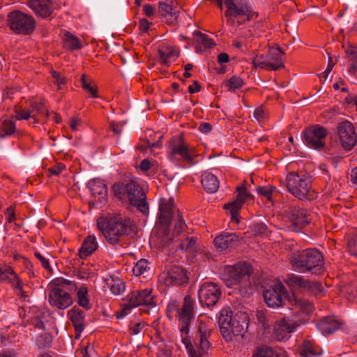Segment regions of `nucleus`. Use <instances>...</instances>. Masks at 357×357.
I'll use <instances>...</instances> for the list:
<instances>
[{
    "instance_id": "20",
    "label": "nucleus",
    "mask_w": 357,
    "mask_h": 357,
    "mask_svg": "<svg viewBox=\"0 0 357 357\" xmlns=\"http://www.w3.org/2000/svg\"><path fill=\"white\" fill-rule=\"evenodd\" d=\"M89 188L93 199L89 201L93 206L102 204L107 201V185L100 179H93L88 183Z\"/></svg>"
},
{
    "instance_id": "4",
    "label": "nucleus",
    "mask_w": 357,
    "mask_h": 357,
    "mask_svg": "<svg viewBox=\"0 0 357 357\" xmlns=\"http://www.w3.org/2000/svg\"><path fill=\"white\" fill-rule=\"evenodd\" d=\"M49 286V303L58 309L64 310L73 304L70 290H75L77 284L61 278L52 280Z\"/></svg>"
},
{
    "instance_id": "7",
    "label": "nucleus",
    "mask_w": 357,
    "mask_h": 357,
    "mask_svg": "<svg viewBox=\"0 0 357 357\" xmlns=\"http://www.w3.org/2000/svg\"><path fill=\"white\" fill-rule=\"evenodd\" d=\"M286 187L288 191L300 200L315 199L316 194L312 190L311 180L305 175L289 173L286 178Z\"/></svg>"
},
{
    "instance_id": "34",
    "label": "nucleus",
    "mask_w": 357,
    "mask_h": 357,
    "mask_svg": "<svg viewBox=\"0 0 357 357\" xmlns=\"http://www.w3.org/2000/svg\"><path fill=\"white\" fill-rule=\"evenodd\" d=\"M288 301L305 314L312 312L314 308L312 303L301 298H297L294 294L288 297Z\"/></svg>"
},
{
    "instance_id": "62",
    "label": "nucleus",
    "mask_w": 357,
    "mask_h": 357,
    "mask_svg": "<svg viewBox=\"0 0 357 357\" xmlns=\"http://www.w3.org/2000/svg\"><path fill=\"white\" fill-rule=\"evenodd\" d=\"M193 84H194L195 87H193V86H192V85H190L188 86V91L190 93H194L195 92H199L201 90V85L197 81H194Z\"/></svg>"
},
{
    "instance_id": "3",
    "label": "nucleus",
    "mask_w": 357,
    "mask_h": 357,
    "mask_svg": "<svg viewBox=\"0 0 357 357\" xmlns=\"http://www.w3.org/2000/svg\"><path fill=\"white\" fill-rule=\"evenodd\" d=\"M114 195L119 199H128L130 203L136 206L143 213L149 211L145 192L142 187L135 181L130 180L128 183H117L112 186Z\"/></svg>"
},
{
    "instance_id": "60",
    "label": "nucleus",
    "mask_w": 357,
    "mask_h": 357,
    "mask_svg": "<svg viewBox=\"0 0 357 357\" xmlns=\"http://www.w3.org/2000/svg\"><path fill=\"white\" fill-rule=\"evenodd\" d=\"M151 24H152V23L149 22L148 20L142 18L139 20V29L142 32H146Z\"/></svg>"
},
{
    "instance_id": "31",
    "label": "nucleus",
    "mask_w": 357,
    "mask_h": 357,
    "mask_svg": "<svg viewBox=\"0 0 357 357\" xmlns=\"http://www.w3.org/2000/svg\"><path fill=\"white\" fill-rule=\"evenodd\" d=\"M202 185L207 192L214 193L218 190L220 182L214 174L204 172L202 174Z\"/></svg>"
},
{
    "instance_id": "22",
    "label": "nucleus",
    "mask_w": 357,
    "mask_h": 357,
    "mask_svg": "<svg viewBox=\"0 0 357 357\" xmlns=\"http://www.w3.org/2000/svg\"><path fill=\"white\" fill-rule=\"evenodd\" d=\"M171 146V152L169 156L174 158L176 155H179L182 160L188 162H192L194 160V153L192 149H189L188 146L183 142L181 137H175L172 138Z\"/></svg>"
},
{
    "instance_id": "8",
    "label": "nucleus",
    "mask_w": 357,
    "mask_h": 357,
    "mask_svg": "<svg viewBox=\"0 0 357 357\" xmlns=\"http://www.w3.org/2000/svg\"><path fill=\"white\" fill-rule=\"evenodd\" d=\"M35 20L32 16L20 10L8 15V25L17 34H29L34 30Z\"/></svg>"
},
{
    "instance_id": "43",
    "label": "nucleus",
    "mask_w": 357,
    "mask_h": 357,
    "mask_svg": "<svg viewBox=\"0 0 357 357\" xmlns=\"http://www.w3.org/2000/svg\"><path fill=\"white\" fill-rule=\"evenodd\" d=\"M180 250L185 252L193 253L196 250V238L194 237H186L179 244Z\"/></svg>"
},
{
    "instance_id": "57",
    "label": "nucleus",
    "mask_w": 357,
    "mask_h": 357,
    "mask_svg": "<svg viewBox=\"0 0 357 357\" xmlns=\"http://www.w3.org/2000/svg\"><path fill=\"white\" fill-rule=\"evenodd\" d=\"M65 165H63L61 163H58L56 165L50 167L48 171L50 174L49 176H51L52 175L58 176L61 172L64 169Z\"/></svg>"
},
{
    "instance_id": "52",
    "label": "nucleus",
    "mask_w": 357,
    "mask_h": 357,
    "mask_svg": "<svg viewBox=\"0 0 357 357\" xmlns=\"http://www.w3.org/2000/svg\"><path fill=\"white\" fill-rule=\"evenodd\" d=\"M186 227L185 221L179 211L177 213L176 220L174 225V232L177 235L183 231Z\"/></svg>"
},
{
    "instance_id": "21",
    "label": "nucleus",
    "mask_w": 357,
    "mask_h": 357,
    "mask_svg": "<svg viewBox=\"0 0 357 357\" xmlns=\"http://www.w3.org/2000/svg\"><path fill=\"white\" fill-rule=\"evenodd\" d=\"M238 195L235 200L231 202L227 203L225 205V209L229 210L232 219H236L238 215V211L241 208L244 202L248 199H252L253 196L248 192L247 188L245 185V182L241 186L236 187Z\"/></svg>"
},
{
    "instance_id": "35",
    "label": "nucleus",
    "mask_w": 357,
    "mask_h": 357,
    "mask_svg": "<svg viewBox=\"0 0 357 357\" xmlns=\"http://www.w3.org/2000/svg\"><path fill=\"white\" fill-rule=\"evenodd\" d=\"M43 105L37 103L31 106V109L16 111L15 118L17 120H27L29 118L36 119V116L41 113Z\"/></svg>"
},
{
    "instance_id": "48",
    "label": "nucleus",
    "mask_w": 357,
    "mask_h": 357,
    "mask_svg": "<svg viewBox=\"0 0 357 357\" xmlns=\"http://www.w3.org/2000/svg\"><path fill=\"white\" fill-rule=\"evenodd\" d=\"M148 268V261L144 259H141L136 263L133 267L132 271L135 275L139 276L144 274L147 271Z\"/></svg>"
},
{
    "instance_id": "23",
    "label": "nucleus",
    "mask_w": 357,
    "mask_h": 357,
    "mask_svg": "<svg viewBox=\"0 0 357 357\" xmlns=\"http://www.w3.org/2000/svg\"><path fill=\"white\" fill-rule=\"evenodd\" d=\"M243 240L234 233H223L217 236L213 241L215 247L219 251L227 249H234L238 247Z\"/></svg>"
},
{
    "instance_id": "24",
    "label": "nucleus",
    "mask_w": 357,
    "mask_h": 357,
    "mask_svg": "<svg viewBox=\"0 0 357 357\" xmlns=\"http://www.w3.org/2000/svg\"><path fill=\"white\" fill-rule=\"evenodd\" d=\"M300 325L298 321H294L282 317L275 322L274 326V334L275 337L280 340H282L287 333H292L295 329Z\"/></svg>"
},
{
    "instance_id": "47",
    "label": "nucleus",
    "mask_w": 357,
    "mask_h": 357,
    "mask_svg": "<svg viewBox=\"0 0 357 357\" xmlns=\"http://www.w3.org/2000/svg\"><path fill=\"white\" fill-rule=\"evenodd\" d=\"M276 190L273 185L258 186L256 188L257 193L266 197L268 201H272V194Z\"/></svg>"
},
{
    "instance_id": "38",
    "label": "nucleus",
    "mask_w": 357,
    "mask_h": 357,
    "mask_svg": "<svg viewBox=\"0 0 357 357\" xmlns=\"http://www.w3.org/2000/svg\"><path fill=\"white\" fill-rule=\"evenodd\" d=\"M27 6L36 16L45 17V0H29Z\"/></svg>"
},
{
    "instance_id": "40",
    "label": "nucleus",
    "mask_w": 357,
    "mask_h": 357,
    "mask_svg": "<svg viewBox=\"0 0 357 357\" xmlns=\"http://www.w3.org/2000/svg\"><path fill=\"white\" fill-rule=\"evenodd\" d=\"M159 56L161 60V63L163 65H168V59L176 56H178V53L169 47H164L158 50Z\"/></svg>"
},
{
    "instance_id": "26",
    "label": "nucleus",
    "mask_w": 357,
    "mask_h": 357,
    "mask_svg": "<svg viewBox=\"0 0 357 357\" xmlns=\"http://www.w3.org/2000/svg\"><path fill=\"white\" fill-rule=\"evenodd\" d=\"M174 8V4L172 0L158 3V13L170 25H175L177 22L178 15Z\"/></svg>"
},
{
    "instance_id": "2",
    "label": "nucleus",
    "mask_w": 357,
    "mask_h": 357,
    "mask_svg": "<svg viewBox=\"0 0 357 357\" xmlns=\"http://www.w3.org/2000/svg\"><path fill=\"white\" fill-rule=\"evenodd\" d=\"M292 268L301 273L319 274L324 268L322 253L316 248L297 251L291 258Z\"/></svg>"
},
{
    "instance_id": "39",
    "label": "nucleus",
    "mask_w": 357,
    "mask_h": 357,
    "mask_svg": "<svg viewBox=\"0 0 357 357\" xmlns=\"http://www.w3.org/2000/svg\"><path fill=\"white\" fill-rule=\"evenodd\" d=\"M15 130L16 127L13 121L6 119L0 121V137L10 135L15 132Z\"/></svg>"
},
{
    "instance_id": "63",
    "label": "nucleus",
    "mask_w": 357,
    "mask_h": 357,
    "mask_svg": "<svg viewBox=\"0 0 357 357\" xmlns=\"http://www.w3.org/2000/svg\"><path fill=\"white\" fill-rule=\"evenodd\" d=\"M143 324L142 323H137L132 327L130 328V330L133 335L138 334L142 329Z\"/></svg>"
},
{
    "instance_id": "41",
    "label": "nucleus",
    "mask_w": 357,
    "mask_h": 357,
    "mask_svg": "<svg viewBox=\"0 0 357 357\" xmlns=\"http://www.w3.org/2000/svg\"><path fill=\"white\" fill-rule=\"evenodd\" d=\"M77 302L79 305L86 310L91 308V304L88 298V289L86 287H81L79 288L77 293Z\"/></svg>"
},
{
    "instance_id": "10",
    "label": "nucleus",
    "mask_w": 357,
    "mask_h": 357,
    "mask_svg": "<svg viewBox=\"0 0 357 357\" xmlns=\"http://www.w3.org/2000/svg\"><path fill=\"white\" fill-rule=\"evenodd\" d=\"M284 52L280 47H271L265 58L263 56H257L252 61L255 68H266L271 70H277L281 68H284L282 55Z\"/></svg>"
},
{
    "instance_id": "53",
    "label": "nucleus",
    "mask_w": 357,
    "mask_h": 357,
    "mask_svg": "<svg viewBox=\"0 0 357 357\" xmlns=\"http://www.w3.org/2000/svg\"><path fill=\"white\" fill-rule=\"evenodd\" d=\"M256 317L257 322L261 324L264 329H267L270 327L269 321L264 311L258 310L256 313Z\"/></svg>"
},
{
    "instance_id": "42",
    "label": "nucleus",
    "mask_w": 357,
    "mask_h": 357,
    "mask_svg": "<svg viewBox=\"0 0 357 357\" xmlns=\"http://www.w3.org/2000/svg\"><path fill=\"white\" fill-rule=\"evenodd\" d=\"M250 229L252 234L255 236L264 237L268 236L269 233L267 226L263 222L252 224Z\"/></svg>"
},
{
    "instance_id": "56",
    "label": "nucleus",
    "mask_w": 357,
    "mask_h": 357,
    "mask_svg": "<svg viewBox=\"0 0 357 357\" xmlns=\"http://www.w3.org/2000/svg\"><path fill=\"white\" fill-rule=\"evenodd\" d=\"M59 0H46V18L50 16L54 8H59Z\"/></svg>"
},
{
    "instance_id": "58",
    "label": "nucleus",
    "mask_w": 357,
    "mask_h": 357,
    "mask_svg": "<svg viewBox=\"0 0 357 357\" xmlns=\"http://www.w3.org/2000/svg\"><path fill=\"white\" fill-rule=\"evenodd\" d=\"M143 14L148 17H151L154 15L155 8L151 4H145L143 6Z\"/></svg>"
},
{
    "instance_id": "30",
    "label": "nucleus",
    "mask_w": 357,
    "mask_h": 357,
    "mask_svg": "<svg viewBox=\"0 0 357 357\" xmlns=\"http://www.w3.org/2000/svg\"><path fill=\"white\" fill-rule=\"evenodd\" d=\"M68 314L75 328L76 336H77L84 328V312L79 308L74 307L69 311Z\"/></svg>"
},
{
    "instance_id": "13",
    "label": "nucleus",
    "mask_w": 357,
    "mask_h": 357,
    "mask_svg": "<svg viewBox=\"0 0 357 357\" xmlns=\"http://www.w3.org/2000/svg\"><path fill=\"white\" fill-rule=\"evenodd\" d=\"M284 213L291 222L289 227L292 231H299L310 223L309 215L307 211L298 206H287Z\"/></svg>"
},
{
    "instance_id": "46",
    "label": "nucleus",
    "mask_w": 357,
    "mask_h": 357,
    "mask_svg": "<svg viewBox=\"0 0 357 357\" xmlns=\"http://www.w3.org/2000/svg\"><path fill=\"white\" fill-rule=\"evenodd\" d=\"M108 284L110 286L111 291L114 295H119L125 290V284L119 278L113 279L111 283Z\"/></svg>"
},
{
    "instance_id": "37",
    "label": "nucleus",
    "mask_w": 357,
    "mask_h": 357,
    "mask_svg": "<svg viewBox=\"0 0 357 357\" xmlns=\"http://www.w3.org/2000/svg\"><path fill=\"white\" fill-rule=\"evenodd\" d=\"M64 36V43L66 48L69 49L70 50H79L82 48V46L81 44V40L78 37L69 31H66Z\"/></svg>"
},
{
    "instance_id": "54",
    "label": "nucleus",
    "mask_w": 357,
    "mask_h": 357,
    "mask_svg": "<svg viewBox=\"0 0 357 357\" xmlns=\"http://www.w3.org/2000/svg\"><path fill=\"white\" fill-rule=\"evenodd\" d=\"M243 84V81L241 78L238 77H232L228 81L227 86L230 89H236L241 87Z\"/></svg>"
},
{
    "instance_id": "1",
    "label": "nucleus",
    "mask_w": 357,
    "mask_h": 357,
    "mask_svg": "<svg viewBox=\"0 0 357 357\" xmlns=\"http://www.w3.org/2000/svg\"><path fill=\"white\" fill-rule=\"evenodd\" d=\"M98 228L102 231L108 243L116 245L134 231L135 225L130 218L120 214L114 215L98 221Z\"/></svg>"
},
{
    "instance_id": "17",
    "label": "nucleus",
    "mask_w": 357,
    "mask_h": 357,
    "mask_svg": "<svg viewBox=\"0 0 357 357\" xmlns=\"http://www.w3.org/2000/svg\"><path fill=\"white\" fill-rule=\"evenodd\" d=\"M337 133L342 147L346 151H350L356 144L357 138L353 124L347 121L339 123Z\"/></svg>"
},
{
    "instance_id": "55",
    "label": "nucleus",
    "mask_w": 357,
    "mask_h": 357,
    "mask_svg": "<svg viewBox=\"0 0 357 357\" xmlns=\"http://www.w3.org/2000/svg\"><path fill=\"white\" fill-rule=\"evenodd\" d=\"M347 246L350 253L357 257V234L349 240Z\"/></svg>"
},
{
    "instance_id": "36",
    "label": "nucleus",
    "mask_w": 357,
    "mask_h": 357,
    "mask_svg": "<svg viewBox=\"0 0 357 357\" xmlns=\"http://www.w3.org/2000/svg\"><path fill=\"white\" fill-rule=\"evenodd\" d=\"M0 281H8L14 287L20 286V280L10 267H0Z\"/></svg>"
},
{
    "instance_id": "49",
    "label": "nucleus",
    "mask_w": 357,
    "mask_h": 357,
    "mask_svg": "<svg viewBox=\"0 0 357 357\" xmlns=\"http://www.w3.org/2000/svg\"><path fill=\"white\" fill-rule=\"evenodd\" d=\"M50 73L51 75V78L52 79V82L56 84L58 86L57 89H61V85L65 84L66 83V79L65 77L61 75V74L54 69H50Z\"/></svg>"
},
{
    "instance_id": "61",
    "label": "nucleus",
    "mask_w": 357,
    "mask_h": 357,
    "mask_svg": "<svg viewBox=\"0 0 357 357\" xmlns=\"http://www.w3.org/2000/svg\"><path fill=\"white\" fill-rule=\"evenodd\" d=\"M212 129V126L208 123H202L199 127V130L203 133H207Z\"/></svg>"
},
{
    "instance_id": "64",
    "label": "nucleus",
    "mask_w": 357,
    "mask_h": 357,
    "mask_svg": "<svg viewBox=\"0 0 357 357\" xmlns=\"http://www.w3.org/2000/svg\"><path fill=\"white\" fill-rule=\"evenodd\" d=\"M151 162L149 160L144 159L141 162L139 168L142 171L146 172L151 168Z\"/></svg>"
},
{
    "instance_id": "9",
    "label": "nucleus",
    "mask_w": 357,
    "mask_h": 357,
    "mask_svg": "<svg viewBox=\"0 0 357 357\" xmlns=\"http://www.w3.org/2000/svg\"><path fill=\"white\" fill-rule=\"evenodd\" d=\"M209 331L205 326H199L196 338L194 341L195 349L188 337H182V342L184 344L190 357H201L203 353H206L210 348L211 344L208 340Z\"/></svg>"
},
{
    "instance_id": "59",
    "label": "nucleus",
    "mask_w": 357,
    "mask_h": 357,
    "mask_svg": "<svg viewBox=\"0 0 357 357\" xmlns=\"http://www.w3.org/2000/svg\"><path fill=\"white\" fill-rule=\"evenodd\" d=\"M349 61L354 60L357 56V47L349 46L346 50Z\"/></svg>"
},
{
    "instance_id": "44",
    "label": "nucleus",
    "mask_w": 357,
    "mask_h": 357,
    "mask_svg": "<svg viewBox=\"0 0 357 357\" xmlns=\"http://www.w3.org/2000/svg\"><path fill=\"white\" fill-rule=\"evenodd\" d=\"M194 34L196 36L197 43L203 45L206 48H211L215 46L213 39L208 38L206 34L202 33L199 31H195Z\"/></svg>"
},
{
    "instance_id": "29",
    "label": "nucleus",
    "mask_w": 357,
    "mask_h": 357,
    "mask_svg": "<svg viewBox=\"0 0 357 357\" xmlns=\"http://www.w3.org/2000/svg\"><path fill=\"white\" fill-rule=\"evenodd\" d=\"M194 301L190 296H185L181 309H177L178 320L181 323L190 324L194 311Z\"/></svg>"
},
{
    "instance_id": "25",
    "label": "nucleus",
    "mask_w": 357,
    "mask_h": 357,
    "mask_svg": "<svg viewBox=\"0 0 357 357\" xmlns=\"http://www.w3.org/2000/svg\"><path fill=\"white\" fill-rule=\"evenodd\" d=\"M248 318L245 314H236L234 317L228 328V332L231 338L233 336H243L248 327Z\"/></svg>"
},
{
    "instance_id": "33",
    "label": "nucleus",
    "mask_w": 357,
    "mask_h": 357,
    "mask_svg": "<svg viewBox=\"0 0 357 357\" xmlns=\"http://www.w3.org/2000/svg\"><path fill=\"white\" fill-rule=\"evenodd\" d=\"M322 349L309 340H305L301 347L300 354L303 357H314L321 355Z\"/></svg>"
},
{
    "instance_id": "19",
    "label": "nucleus",
    "mask_w": 357,
    "mask_h": 357,
    "mask_svg": "<svg viewBox=\"0 0 357 357\" xmlns=\"http://www.w3.org/2000/svg\"><path fill=\"white\" fill-rule=\"evenodd\" d=\"M287 282L289 286H298L314 296L321 294L324 289L320 282L310 281L294 274L287 275Z\"/></svg>"
},
{
    "instance_id": "45",
    "label": "nucleus",
    "mask_w": 357,
    "mask_h": 357,
    "mask_svg": "<svg viewBox=\"0 0 357 357\" xmlns=\"http://www.w3.org/2000/svg\"><path fill=\"white\" fill-rule=\"evenodd\" d=\"M273 349L266 345H261L254 351L252 357H274Z\"/></svg>"
},
{
    "instance_id": "32",
    "label": "nucleus",
    "mask_w": 357,
    "mask_h": 357,
    "mask_svg": "<svg viewBox=\"0 0 357 357\" xmlns=\"http://www.w3.org/2000/svg\"><path fill=\"white\" fill-rule=\"evenodd\" d=\"M98 248V243L95 236L89 235L84 241L79 251L80 258L84 259L91 255Z\"/></svg>"
},
{
    "instance_id": "15",
    "label": "nucleus",
    "mask_w": 357,
    "mask_h": 357,
    "mask_svg": "<svg viewBox=\"0 0 357 357\" xmlns=\"http://www.w3.org/2000/svg\"><path fill=\"white\" fill-rule=\"evenodd\" d=\"M265 303L269 307H275L282 305L283 299L286 298L285 287L282 282H273L263 292Z\"/></svg>"
},
{
    "instance_id": "6",
    "label": "nucleus",
    "mask_w": 357,
    "mask_h": 357,
    "mask_svg": "<svg viewBox=\"0 0 357 357\" xmlns=\"http://www.w3.org/2000/svg\"><path fill=\"white\" fill-rule=\"evenodd\" d=\"M252 266L248 263H239L228 269L227 280L232 284L238 285V291L244 297H249L253 294L254 289L250 282Z\"/></svg>"
},
{
    "instance_id": "28",
    "label": "nucleus",
    "mask_w": 357,
    "mask_h": 357,
    "mask_svg": "<svg viewBox=\"0 0 357 357\" xmlns=\"http://www.w3.org/2000/svg\"><path fill=\"white\" fill-rule=\"evenodd\" d=\"M343 323L334 317H325L321 319L317 324V328L322 334H331L340 329Z\"/></svg>"
},
{
    "instance_id": "18",
    "label": "nucleus",
    "mask_w": 357,
    "mask_h": 357,
    "mask_svg": "<svg viewBox=\"0 0 357 357\" xmlns=\"http://www.w3.org/2000/svg\"><path fill=\"white\" fill-rule=\"evenodd\" d=\"M162 278L167 286H179L188 283V271L177 266H172L167 272H164Z\"/></svg>"
},
{
    "instance_id": "12",
    "label": "nucleus",
    "mask_w": 357,
    "mask_h": 357,
    "mask_svg": "<svg viewBox=\"0 0 357 357\" xmlns=\"http://www.w3.org/2000/svg\"><path fill=\"white\" fill-rule=\"evenodd\" d=\"M225 5L227 8L225 13V16L238 18V23H245L257 16L255 13L250 10L247 5L237 2L236 0H225Z\"/></svg>"
},
{
    "instance_id": "14",
    "label": "nucleus",
    "mask_w": 357,
    "mask_h": 357,
    "mask_svg": "<svg viewBox=\"0 0 357 357\" xmlns=\"http://www.w3.org/2000/svg\"><path fill=\"white\" fill-rule=\"evenodd\" d=\"M221 290L219 286L213 282H204L199 289L198 298L203 307L214 306L220 298Z\"/></svg>"
},
{
    "instance_id": "16",
    "label": "nucleus",
    "mask_w": 357,
    "mask_h": 357,
    "mask_svg": "<svg viewBox=\"0 0 357 357\" xmlns=\"http://www.w3.org/2000/svg\"><path fill=\"white\" fill-rule=\"evenodd\" d=\"M327 130L320 126H314L304 131V140L310 148L320 150L325 146Z\"/></svg>"
},
{
    "instance_id": "5",
    "label": "nucleus",
    "mask_w": 357,
    "mask_h": 357,
    "mask_svg": "<svg viewBox=\"0 0 357 357\" xmlns=\"http://www.w3.org/2000/svg\"><path fill=\"white\" fill-rule=\"evenodd\" d=\"M174 199L161 198L159 202V214L156 222V229L160 238V244L162 246L169 245L172 241L169 234V227L172 224L174 214Z\"/></svg>"
},
{
    "instance_id": "27",
    "label": "nucleus",
    "mask_w": 357,
    "mask_h": 357,
    "mask_svg": "<svg viewBox=\"0 0 357 357\" xmlns=\"http://www.w3.org/2000/svg\"><path fill=\"white\" fill-rule=\"evenodd\" d=\"M233 319L232 312L229 307L224 308L220 311L218 324L220 333L225 340L227 342H231V337L228 332V328Z\"/></svg>"
},
{
    "instance_id": "51",
    "label": "nucleus",
    "mask_w": 357,
    "mask_h": 357,
    "mask_svg": "<svg viewBox=\"0 0 357 357\" xmlns=\"http://www.w3.org/2000/svg\"><path fill=\"white\" fill-rule=\"evenodd\" d=\"M46 272H48L51 275H57L59 272L57 267V262L53 257H51L50 259H46Z\"/></svg>"
},
{
    "instance_id": "50",
    "label": "nucleus",
    "mask_w": 357,
    "mask_h": 357,
    "mask_svg": "<svg viewBox=\"0 0 357 357\" xmlns=\"http://www.w3.org/2000/svg\"><path fill=\"white\" fill-rule=\"evenodd\" d=\"M86 78V74H83L81 77V82L83 89L91 93L93 98L98 97L97 87L92 86L89 82H87Z\"/></svg>"
},
{
    "instance_id": "11",
    "label": "nucleus",
    "mask_w": 357,
    "mask_h": 357,
    "mask_svg": "<svg viewBox=\"0 0 357 357\" xmlns=\"http://www.w3.org/2000/svg\"><path fill=\"white\" fill-rule=\"evenodd\" d=\"M152 291L150 289L140 290L137 292L131 293L129 296V303L125 305L122 311L116 314L117 319H121L127 314L128 310L131 308L139 306L146 305L153 307L155 303L153 301V296L151 294Z\"/></svg>"
}]
</instances>
